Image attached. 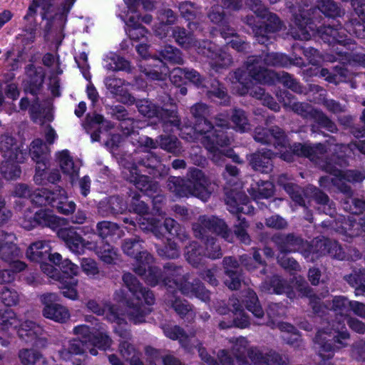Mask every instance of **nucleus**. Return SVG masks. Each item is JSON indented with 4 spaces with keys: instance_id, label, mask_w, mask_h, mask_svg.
I'll list each match as a JSON object with an SVG mask.
<instances>
[{
    "instance_id": "obj_1",
    "label": "nucleus",
    "mask_w": 365,
    "mask_h": 365,
    "mask_svg": "<svg viewBox=\"0 0 365 365\" xmlns=\"http://www.w3.org/2000/svg\"><path fill=\"white\" fill-rule=\"evenodd\" d=\"M351 301H349L346 297L336 296L332 300L331 309L336 313L341 315V319L337 322L333 324L332 333L329 329L327 331H319L315 336L314 343L318 345L319 356L323 359H329L333 357L334 347L330 343L334 341L341 346H346V344L343 341L349 338V334L347 332L344 320L346 319L343 314L347 311L350 310Z\"/></svg>"
},
{
    "instance_id": "obj_2",
    "label": "nucleus",
    "mask_w": 365,
    "mask_h": 365,
    "mask_svg": "<svg viewBox=\"0 0 365 365\" xmlns=\"http://www.w3.org/2000/svg\"><path fill=\"white\" fill-rule=\"evenodd\" d=\"M193 235L196 238L204 240L205 256L215 259L222 257V254L216 239L207 236L209 232L216 233L228 242H232V234L225 222L215 216L200 215L197 222L192 224Z\"/></svg>"
},
{
    "instance_id": "obj_3",
    "label": "nucleus",
    "mask_w": 365,
    "mask_h": 365,
    "mask_svg": "<svg viewBox=\"0 0 365 365\" xmlns=\"http://www.w3.org/2000/svg\"><path fill=\"white\" fill-rule=\"evenodd\" d=\"M188 176L187 180L170 177L167 180V188L177 197L192 195L207 201L213 191L209 178L197 168L191 169Z\"/></svg>"
},
{
    "instance_id": "obj_4",
    "label": "nucleus",
    "mask_w": 365,
    "mask_h": 365,
    "mask_svg": "<svg viewBox=\"0 0 365 365\" xmlns=\"http://www.w3.org/2000/svg\"><path fill=\"white\" fill-rule=\"evenodd\" d=\"M124 284L132 293L136 302L128 306V317L134 324H140L145 322L144 317L150 312L149 308L143 307V302L148 305L155 302L154 294L152 292L143 287L136 277L132 274L124 273L122 277Z\"/></svg>"
},
{
    "instance_id": "obj_5",
    "label": "nucleus",
    "mask_w": 365,
    "mask_h": 365,
    "mask_svg": "<svg viewBox=\"0 0 365 365\" xmlns=\"http://www.w3.org/2000/svg\"><path fill=\"white\" fill-rule=\"evenodd\" d=\"M319 167L334 176L331 179V184L344 195L354 194L353 189L348 183H361L365 180V170H341L327 159L322 158V162L319 163Z\"/></svg>"
},
{
    "instance_id": "obj_6",
    "label": "nucleus",
    "mask_w": 365,
    "mask_h": 365,
    "mask_svg": "<svg viewBox=\"0 0 365 365\" xmlns=\"http://www.w3.org/2000/svg\"><path fill=\"white\" fill-rule=\"evenodd\" d=\"M292 64L291 60L284 54L267 53L261 56H252L246 61L249 75L259 82H265L269 75L267 66L285 67Z\"/></svg>"
},
{
    "instance_id": "obj_7",
    "label": "nucleus",
    "mask_w": 365,
    "mask_h": 365,
    "mask_svg": "<svg viewBox=\"0 0 365 365\" xmlns=\"http://www.w3.org/2000/svg\"><path fill=\"white\" fill-rule=\"evenodd\" d=\"M140 113L148 118H158L163 123L165 131L170 130V127H176L180 129V119L175 108L168 109L160 108L152 102L143 99L135 101Z\"/></svg>"
},
{
    "instance_id": "obj_8",
    "label": "nucleus",
    "mask_w": 365,
    "mask_h": 365,
    "mask_svg": "<svg viewBox=\"0 0 365 365\" xmlns=\"http://www.w3.org/2000/svg\"><path fill=\"white\" fill-rule=\"evenodd\" d=\"M183 267L174 262H167L163 265V269L158 267H151L149 274L145 277V281L151 286L162 283L168 288H175L180 278L185 274Z\"/></svg>"
},
{
    "instance_id": "obj_9",
    "label": "nucleus",
    "mask_w": 365,
    "mask_h": 365,
    "mask_svg": "<svg viewBox=\"0 0 365 365\" xmlns=\"http://www.w3.org/2000/svg\"><path fill=\"white\" fill-rule=\"evenodd\" d=\"M289 150L280 153V158L287 162L294 160V155L308 158L319 165L327 150L324 145L319 143L315 145H310L304 143H294Z\"/></svg>"
},
{
    "instance_id": "obj_10",
    "label": "nucleus",
    "mask_w": 365,
    "mask_h": 365,
    "mask_svg": "<svg viewBox=\"0 0 365 365\" xmlns=\"http://www.w3.org/2000/svg\"><path fill=\"white\" fill-rule=\"evenodd\" d=\"M59 297L56 293H46L41 296V302L44 305L43 315L59 323H65L70 318L68 309L57 302Z\"/></svg>"
},
{
    "instance_id": "obj_11",
    "label": "nucleus",
    "mask_w": 365,
    "mask_h": 365,
    "mask_svg": "<svg viewBox=\"0 0 365 365\" xmlns=\"http://www.w3.org/2000/svg\"><path fill=\"white\" fill-rule=\"evenodd\" d=\"M294 0H287V7L290 9V11L293 14L294 24L292 26L289 30V34L294 38H299L301 40H308L311 34L309 32V29H312L309 26L311 24V17L308 11L304 9H299V14L296 11V6L294 4Z\"/></svg>"
},
{
    "instance_id": "obj_12",
    "label": "nucleus",
    "mask_w": 365,
    "mask_h": 365,
    "mask_svg": "<svg viewBox=\"0 0 365 365\" xmlns=\"http://www.w3.org/2000/svg\"><path fill=\"white\" fill-rule=\"evenodd\" d=\"M60 218L53 215L51 212L40 210L33 214L31 211L25 213L21 225L24 228L29 230L36 225L48 227L53 230L56 229L60 225Z\"/></svg>"
},
{
    "instance_id": "obj_13",
    "label": "nucleus",
    "mask_w": 365,
    "mask_h": 365,
    "mask_svg": "<svg viewBox=\"0 0 365 365\" xmlns=\"http://www.w3.org/2000/svg\"><path fill=\"white\" fill-rule=\"evenodd\" d=\"M230 143V138L223 131L216 133L215 139H211L210 135L203 140V145L209 152V158L217 165H222L227 158V149H221L219 146L223 147Z\"/></svg>"
},
{
    "instance_id": "obj_14",
    "label": "nucleus",
    "mask_w": 365,
    "mask_h": 365,
    "mask_svg": "<svg viewBox=\"0 0 365 365\" xmlns=\"http://www.w3.org/2000/svg\"><path fill=\"white\" fill-rule=\"evenodd\" d=\"M222 131L214 128L207 119L197 120L194 127H186L184 130H181L180 135L182 138L187 141L200 140L203 144V140L207 136L211 135V139H215L216 133Z\"/></svg>"
},
{
    "instance_id": "obj_15",
    "label": "nucleus",
    "mask_w": 365,
    "mask_h": 365,
    "mask_svg": "<svg viewBox=\"0 0 365 365\" xmlns=\"http://www.w3.org/2000/svg\"><path fill=\"white\" fill-rule=\"evenodd\" d=\"M123 178L133 183L140 191L148 195L157 193L159 190V185L156 182L150 180L149 178L138 173L137 165H133L130 168H125L123 171Z\"/></svg>"
},
{
    "instance_id": "obj_16",
    "label": "nucleus",
    "mask_w": 365,
    "mask_h": 365,
    "mask_svg": "<svg viewBox=\"0 0 365 365\" xmlns=\"http://www.w3.org/2000/svg\"><path fill=\"white\" fill-rule=\"evenodd\" d=\"M254 139L262 144H273L276 148H286L287 143L284 130L278 126H272L269 129L263 127L256 128Z\"/></svg>"
},
{
    "instance_id": "obj_17",
    "label": "nucleus",
    "mask_w": 365,
    "mask_h": 365,
    "mask_svg": "<svg viewBox=\"0 0 365 365\" xmlns=\"http://www.w3.org/2000/svg\"><path fill=\"white\" fill-rule=\"evenodd\" d=\"M180 279V282L175 288L182 294L188 297H195L203 302L210 300V292L205 289L203 284L199 279H195L190 282V276L187 272Z\"/></svg>"
},
{
    "instance_id": "obj_18",
    "label": "nucleus",
    "mask_w": 365,
    "mask_h": 365,
    "mask_svg": "<svg viewBox=\"0 0 365 365\" xmlns=\"http://www.w3.org/2000/svg\"><path fill=\"white\" fill-rule=\"evenodd\" d=\"M271 240L282 253L301 252L303 254L307 242L294 233L275 234Z\"/></svg>"
},
{
    "instance_id": "obj_19",
    "label": "nucleus",
    "mask_w": 365,
    "mask_h": 365,
    "mask_svg": "<svg viewBox=\"0 0 365 365\" xmlns=\"http://www.w3.org/2000/svg\"><path fill=\"white\" fill-rule=\"evenodd\" d=\"M18 334L26 343L34 346L41 347L46 344V339L43 336V328L33 321L26 320L21 323L18 329Z\"/></svg>"
},
{
    "instance_id": "obj_20",
    "label": "nucleus",
    "mask_w": 365,
    "mask_h": 365,
    "mask_svg": "<svg viewBox=\"0 0 365 365\" xmlns=\"http://www.w3.org/2000/svg\"><path fill=\"white\" fill-rule=\"evenodd\" d=\"M322 226L330 227L336 230V232L344 237L345 240L352 239L361 235L359 223L356 220H352L351 218H344L341 221L339 220H324L322 222Z\"/></svg>"
},
{
    "instance_id": "obj_21",
    "label": "nucleus",
    "mask_w": 365,
    "mask_h": 365,
    "mask_svg": "<svg viewBox=\"0 0 365 365\" xmlns=\"http://www.w3.org/2000/svg\"><path fill=\"white\" fill-rule=\"evenodd\" d=\"M0 152L4 158L16 160L22 163L26 160V153L21 149V145L13 136L2 135L0 138Z\"/></svg>"
},
{
    "instance_id": "obj_22",
    "label": "nucleus",
    "mask_w": 365,
    "mask_h": 365,
    "mask_svg": "<svg viewBox=\"0 0 365 365\" xmlns=\"http://www.w3.org/2000/svg\"><path fill=\"white\" fill-rule=\"evenodd\" d=\"M203 46H199L198 53L210 58V66L215 69L228 66L232 63V59L227 53L221 51H216L215 47L210 41H202Z\"/></svg>"
},
{
    "instance_id": "obj_23",
    "label": "nucleus",
    "mask_w": 365,
    "mask_h": 365,
    "mask_svg": "<svg viewBox=\"0 0 365 365\" xmlns=\"http://www.w3.org/2000/svg\"><path fill=\"white\" fill-rule=\"evenodd\" d=\"M57 235L63 240L68 249L73 253L80 255L84 251L85 247L89 248L93 243L86 242L73 229L61 228L58 230Z\"/></svg>"
},
{
    "instance_id": "obj_24",
    "label": "nucleus",
    "mask_w": 365,
    "mask_h": 365,
    "mask_svg": "<svg viewBox=\"0 0 365 365\" xmlns=\"http://www.w3.org/2000/svg\"><path fill=\"white\" fill-rule=\"evenodd\" d=\"M260 290L268 294H281L285 293L289 299L295 297V293L287 282L278 275L264 280L260 285Z\"/></svg>"
},
{
    "instance_id": "obj_25",
    "label": "nucleus",
    "mask_w": 365,
    "mask_h": 365,
    "mask_svg": "<svg viewBox=\"0 0 365 365\" xmlns=\"http://www.w3.org/2000/svg\"><path fill=\"white\" fill-rule=\"evenodd\" d=\"M248 356L255 365H284L286 359L274 351L264 353L257 348H252L247 352Z\"/></svg>"
},
{
    "instance_id": "obj_26",
    "label": "nucleus",
    "mask_w": 365,
    "mask_h": 365,
    "mask_svg": "<svg viewBox=\"0 0 365 365\" xmlns=\"http://www.w3.org/2000/svg\"><path fill=\"white\" fill-rule=\"evenodd\" d=\"M126 84L124 80L115 77H108L105 79V85L110 92L118 98V100L124 104H133L135 98L123 86Z\"/></svg>"
},
{
    "instance_id": "obj_27",
    "label": "nucleus",
    "mask_w": 365,
    "mask_h": 365,
    "mask_svg": "<svg viewBox=\"0 0 365 365\" xmlns=\"http://www.w3.org/2000/svg\"><path fill=\"white\" fill-rule=\"evenodd\" d=\"M51 4V0H33L31 4L29 6L26 15L24 16V20L28 23L25 26L24 31L29 36V42H33L36 37V25L34 22V16L36 14V9L38 6H42L43 9H47Z\"/></svg>"
},
{
    "instance_id": "obj_28",
    "label": "nucleus",
    "mask_w": 365,
    "mask_h": 365,
    "mask_svg": "<svg viewBox=\"0 0 365 365\" xmlns=\"http://www.w3.org/2000/svg\"><path fill=\"white\" fill-rule=\"evenodd\" d=\"M138 165L148 169V173L154 178L168 174L169 170L153 153H147L138 161Z\"/></svg>"
},
{
    "instance_id": "obj_29",
    "label": "nucleus",
    "mask_w": 365,
    "mask_h": 365,
    "mask_svg": "<svg viewBox=\"0 0 365 365\" xmlns=\"http://www.w3.org/2000/svg\"><path fill=\"white\" fill-rule=\"evenodd\" d=\"M275 156L269 150L259 151L250 156V164L254 170L267 173L272 170V160Z\"/></svg>"
},
{
    "instance_id": "obj_30",
    "label": "nucleus",
    "mask_w": 365,
    "mask_h": 365,
    "mask_svg": "<svg viewBox=\"0 0 365 365\" xmlns=\"http://www.w3.org/2000/svg\"><path fill=\"white\" fill-rule=\"evenodd\" d=\"M307 193L314 194V200L317 204V210L319 213H324L329 215L331 220L335 217L336 208L334 203L329 200L327 195L322 192L317 187H309Z\"/></svg>"
},
{
    "instance_id": "obj_31",
    "label": "nucleus",
    "mask_w": 365,
    "mask_h": 365,
    "mask_svg": "<svg viewBox=\"0 0 365 365\" xmlns=\"http://www.w3.org/2000/svg\"><path fill=\"white\" fill-rule=\"evenodd\" d=\"M172 35L175 42L184 48H194L198 53L199 46H203L202 41L196 40L192 32H187L186 29L182 27H174Z\"/></svg>"
},
{
    "instance_id": "obj_32",
    "label": "nucleus",
    "mask_w": 365,
    "mask_h": 365,
    "mask_svg": "<svg viewBox=\"0 0 365 365\" xmlns=\"http://www.w3.org/2000/svg\"><path fill=\"white\" fill-rule=\"evenodd\" d=\"M125 208L121 198L118 196H111L98 203V212L102 217H108L121 213Z\"/></svg>"
},
{
    "instance_id": "obj_33",
    "label": "nucleus",
    "mask_w": 365,
    "mask_h": 365,
    "mask_svg": "<svg viewBox=\"0 0 365 365\" xmlns=\"http://www.w3.org/2000/svg\"><path fill=\"white\" fill-rule=\"evenodd\" d=\"M51 247L47 241H36L31 243L26 250V257L31 261L41 263L49 257Z\"/></svg>"
},
{
    "instance_id": "obj_34",
    "label": "nucleus",
    "mask_w": 365,
    "mask_h": 365,
    "mask_svg": "<svg viewBox=\"0 0 365 365\" xmlns=\"http://www.w3.org/2000/svg\"><path fill=\"white\" fill-rule=\"evenodd\" d=\"M290 96L291 94L289 93L286 94L285 96L288 98V101H286L285 99L283 100L284 106L289 108L294 113L304 119L312 120L317 108H314L312 105L307 103L292 101L290 98Z\"/></svg>"
},
{
    "instance_id": "obj_35",
    "label": "nucleus",
    "mask_w": 365,
    "mask_h": 365,
    "mask_svg": "<svg viewBox=\"0 0 365 365\" xmlns=\"http://www.w3.org/2000/svg\"><path fill=\"white\" fill-rule=\"evenodd\" d=\"M89 249H93L98 257L106 264H115L118 259L117 250L101 240L100 244L93 243Z\"/></svg>"
},
{
    "instance_id": "obj_36",
    "label": "nucleus",
    "mask_w": 365,
    "mask_h": 365,
    "mask_svg": "<svg viewBox=\"0 0 365 365\" xmlns=\"http://www.w3.org/2000/svg\"><path fill=\"white\" fill-rule=\"evenodd\" d=\"M327 238L315 239L309 245L307 242L303 255L305 258L309 259L311 262L314 261L319 257L327 255Z\"/></svg>"
},
{
    "instance_id": "obj_37",
    "label": "nucleus",
    "mask_w": 365,
    "mask_h": 365,
    "mask_svg": "<svg viewBox=\"0 0 365 365\" xmlns=\"http://www.w3.org/2000/svg\"><path fill=\"white\" fill-rule=\"evenodd\" d=\"M165 336L173 340H178L181 345L186 349H190V341L195 337V333L190 332L189 334L178 326H165L163 327Z\"/></svg>"
},
{
    "instance_id": "obj_38",
    "label": "nucleus",
    "mask_w": 365,
    "mask_h": 365,
    "mask_svg": "<svg viewBox=\"0 0 365 365\" xmlns=\"http://www.w3.org/2000/svg\"><path fill=\"white\" fill-rule=\"evenodd\" d=\"M185 256L187 262L196 268L204 264L206 257L204 248L194 241L186 246Z\"/></svg>"
},
{
    "instance_id": "obj_39",
    "label": "nucleus",
    "mask_w": 365,
    "mask_h": 365,
    "mask_svg": "<svg viewBox=\"0 0 365 365\" xmlns=\"http://www.w3.org/2000/svg\"><path fill=\"white\" fill-rule=\"evenodd\" d=\"M86 349L88 346L85 345L83 341L74 339L65 344L58 354L63 360L69 361L73 356L82 354Z\"/></svg>"
},
{
    "instance_id": "obj_40",
    "label": "nucleus",
    "mask_w": 365,
    "mask_h": 365,
    "mask_svg": "<svg viewBox=\"0 0 365 365\" xmlns=\"http://www.w3.org/2000/svg\"><path fill=\"white\" fill-rule=\"evenodd\" d=\"M58 163L63 173L70 176L71 179L77 177L79 165L76 164L68 150H62L57 154Z\"/></svg>"
},
{
    "instance_id": "obj_41",
    "label": "nucleus",
    "mask_w": 365,
    "mask_h": 365,
    "mask_svg": "<svg viewBox=\"0 0 365 365\" xmlns=\"http://www.w3.org/2000/svg\"><path fill=\"white\" fill-rule=\"evenodd\" d=\"M317 31L320 38L329 44L339 43L345 36V31L341 26L334 28L333 26H324L319 27Z\"/></svg>"
},
{
    "instance_id": "obj_42",
    "label": "nucleus",
    "mask_w": 365,
    "mask_h": 365,
    "mask_svg": "<svg viewBox=\"0 0 365 365\" xmlns=\"http://www.w3.org/2000/svg\"><path fill=\"white\" fill-rule=\"evenodd\" d=\"M52 207L55 208L59 213L68 215L76 210V204L74 202L68 200L66 196V192L63 189H58L57 194L53 201Z\"/></svg>"
},
{
    "instance_id": "obj_43",
    "label": "nucleus",
    "mask_w": 365,
    "mask_h": 365,
    "mask_svg": "<svg viewBox=\"0 0 365 365\" xmlns=\"http://www.w3.org/2000/svg\"><path fill=\"white\" fill-rule=\"evenodd\" d=\"M30 113L32 120L35 123H43L44 120L51 121L53 120V115L50 103H47V106L41 105L36 100L33 103L30 108Z\"/></svg>"
},
{
    "instance_id": "obj_44",
    "label": "nucleus",
    "mask_w": 365,
    "mask_h": 365,
    "mask_svg": "<svg viewBox=\"0 0 365 365\" xmlns=\"http://www.w3.org/2000/svg\"><path fill=\"white\" fill-rule=\"evenodd\" d=\"M225 202L228 206V210L233 214H238L244 212L242 205L248 202L247 197L240 192H231L227 195Z\"/></svg>"
},
{
    "instance_id": "obj_45",
    "label": "nucleus",
    "mask_w": 365,
    "mask_h": 365,
    "mask_svg": "<svg viewBox=\"0 0 365 365\" xmlns=\"http://www.w3.org/2000/svg\"><path fill=\"white\" fill-rule=\"evenodd\" d=\"M344 279L352 287H354L356 296L365 297V270H354L350 274L344 276Z\"/></svg>"
},
{
    "instance_id": "obj_46",
    "label": "nucleus",
    "mask_w": 365,
    "mask_h": 365,
    "mask_svg": "<svg viewBox=\"0 0 365 365\" xmlns=\"http://www.w3.org/2000/svg\"><path fill=\"white\" fill-rule=\"evenodd\" d=\"M313 186H307L305 189H302L298 185L294 184L286 187V192L289 195L291 198L301 206L306 207V200L310 202V199L314 200L313 193H307V190Z\"/></svg>"
},
{
    "instance_id": "obj_47",
    "label": "nucleus",
    "mask_w": 365,
    "mask_h": 365,
    "mask_svg": "<svg viewBox=\"0 0 365 365\" xmlns=\"http://www.w3.org/2000/svg\"><path fill=\"white\" fill-rule=\"evenodd\" d=\"M352 195H345L346 197L342 201L343 209L354 215H365V200L357 197H354Z\"/></svg>"
},
{
    "instance_id": "obj_48",
    "label": "nucleus",
    "mask_w": 365,
    "mask_h": 365,
    "mask_svg": "<svg viewBox=\"0 0 365 365\" xmlns=\"http://www.w3.org/2000/svg\"><path fill=\"white\" fill-rule=\"evenodd\" d=\"M140 71L150 80L153 81H165L167 78L168 72V67L163 64L158 68L157 66L152 65H139Z\"/></svg>"
},
{
    "instance_id": "obj_49",
    "label": "nucleus",
    "mask_w": 365,
    "mask_h": 365,
    "mask_svg": "<svg viewBox=\"0 0 365 365\" xmlns=\"http://www.w3.org/2000/svg\"><path fill=\"white\" fill-rule=\"evenodd\" d=\"M232 344V352L237 360L239 365H247L245 360V354L247 350L248 342L245 337H239L230 340Z\"/></svg>"
},
{
    "instance_id": "obj_50",
    "label": "nucleus",
    "mask_w": 365,
    "mask_h": 365,
    "mask_svg": "<svg viewBox=\"0 0 365 365\" xmlns=\"http://www.w3.org/2000/svg\"><path fill=\"white\" fill-rule=\"evenodd\" d=\"M135 258L139 264L134 268V272L140 276L145 275V277L149 274L150 268L153 267L150 266L154 262L153 256L145 250H140Z\"/></svg>"
},
{
    "instance_id": "obj_51",
    "label": "nucleus",
    "mask_w": 365,
    "mask_h": 365,
    "mask_svg": "<svg viewBox=\"0 0 365 365\" xmlns=\"http://www.w3.org/2000/svg\"><path fill=\"white\" fill-rule=\"evenodd\" d=\"M16 160H8L2 161L0 165V172L6 180H11L20 178L21 170Z\"/></svg>"
},
{
    "instance_id": "obj_52",
    "label": "nucleus",
    "mask_w": 365,
    "mask_h": 365,
    "mask_svg": "<svg viewBox=\"0 0 365 365\" xmlns=\"http://www.w3.org/2000/svg\"><path fill=\"white\" fill-rule=\"evenodd\" d=\"M248 192L254 200L267 199L273 194V185L269 181H262L248 189Z\"/></svg>"
},
{
    "instance_id": "obj_53",
    "label": "nucleus",
    "mask_w": 365,
    "mask_h": 365,
    "mask_svg": "<svg viewBox=\"0 0 365 365\" xmlns=\"http://www.w3.org/2000/svg\"><path fill=\"white\" fill-rule=\"evenodd\" d=\"M56 194L57 192H51L47 189H37L32 192L30 199L33 203L38 206H52Z\"/></svg>"
},
{
    "instance_id": "obj_54",
    "label": "nucleus",
    "mask_w": 365,
    "mask_h": 365,
    "mask_svg": "<svg viewBox=\"0 0 365 365\" xmlns=\"http://www.w3.org/2000/svg\"><path fill=\"white\" fill-rule=\"evenodd\" d=\"M242 21L249 26L255 34L257 41L261 44H267L270 37L263 34L264 27L257 21L252 15L244 17Z\"/></svg>"
},
{
    "instance_id": "obj_55",
    "label": "nucleus",
    "mask_w": 365,
    "mask_h": 365,
    "mask_svg": "<svg viewBox=\"0 0 365 365\" xmlns=\"http://www.w3.org/2000/svg\"><path fill=\"white\" fill-rule=\"evenodd\" d=\"M20 324L19 319L11 309L0 311V328L2 331L15 330Z\"/></svg>"
},
{
    "instance_id": "obj_56",
    "label": "nucleus",
    "mask_w": 365,
    "mask_h": 365,
    "mask_svg": "<svg viewBox=\"0 0 365 365\" xmlns=\"http://www.w3.org/2000/svg\"><path fill=\"white\" fill-rule=\"evenodd\" d=\"M159 146L175 155H178L182 152L181 143L175 136L160 135Z\"/></svg>"
},
{
    "instance_id": "obj_57",
    "label": "nucleus",
    "mask_w": 365,
    "mask_h": 365,
    "mask_svg": "<svg viewBox=\"0 0 365 365\" xmlns=\"http://www.w3.org/2000/svg\"><path fill=\"white\" fill-rule=\"evenodd\" d=\"M100 125H101V128L106 130L114 128V124L112 122L104 120L103 116L100 114H94L93 115H88L83 124L87 133H89L92 128H96V126Z\"/></svg>"
},
{
    "instance_id": "obj_58",
    "label": "nucleus",
    "mask_w": 365,
    "mask_h": 365,
    "mask_svg": "<svg viewBox=\"0 0 365 365\" xmlns=\"http://www.w3.org/2000/svg\"><path fill=\"white\" fill-rule=\"evenodd\" d=\"M119 336L123 339L119 344V351L121 356L125 359L128 360L131 356H134L138 351L135 349V346L128 341L131 339V334L128 331H121Z\"/></svg>"
},
{
    "instance_id": "obj_59",
    "label": "nucleus",
    "mask_w": 365,
    "mask_h": 365,
    "mask_svg": "<svg viewBox=\"0 0 365 365\" xmlns=\"http://www.w3.org/2000/svg\"><path fill=\"white\" fill-rule=\"evenodd\" d=\"M50 148L40 138L34 140L30 144L29 154L33 160L48 158Z\"/></svg>"
},
{
    "instance_id": "obj_60",
    "label": "nucleus",
    "mask_w": 365,
    "mask_h": 365,
    "mask_svg": "<svg viewBox=\"0 0 365 365\" xmlns=\"http://www.w3.org/2000/svg\"><path fill=\"white\" fill-rule=\"evenodd\" d=\"M19 358L24 365H48L46 360L41 354L31 349L20 351Z\"/></svg>"
},
{
    "instance_id": "obj_61",
    "label": "nucleus",
    "mask_w": 365,
    "mask_h": 365,
    "mask_svg": "<svg viewBox=\"0 0 365 365\" xmlns=\"http://www.w3.org/2000/svg\"><path fill=\"white\" fill-rule=\"evenodd\" d=\"M165 300L181 317H183L190 313L192 314V305H190L186 300L181 299L180 298H176L170 294H168Z\"/></svg>"
},
{
    "instance_id": "obj_62",
    "label": "nucleus",
    "mask_w": 365,
    "mask_h": 365,
    "mask_svg": "<svg viewBox=\"0 0 365 365\" xmlns=\"http://www.w3.org/2000/svg\"><path fill=\"white\" fill-rule=\"evenodd\" d=\"M245 302L247 309L256 317L260 319L264 316V312L259 303L258 297L253 290L248 289L247 291Z\"/></svg>"
},
{
    "instance_id": "obj_63",
    "label": "nucleus",
    "mask_w": 365,
    "mask_h": 365,
    "mask_svg": "<svg viewBox=\"0 0 365 365\" xmlns=\"http://www.w3.org/2000/svg\"><path fill=\"white\" fill-rule=\"evenodd\" d=\"M158 53L164 60L171 63L182 65L184 63L181 51L172 46H165Z\"/></svg>"
},
{
    "instance_id": "obj_64",
    "label": "nucleus",
    "mask_w": 365,
    "mask_h": 365,
    "mask_svg": "<svg viewBox=\"0 0 365 365\" xmlns=\"http://www.w3.org/2000/svg\"><path fill=\"white\" fill-rule=\"evenodd\" d=\"M356 14L364 22H357L354 25V32L360 38H365V0H356Z\"/></svg>"
}]
</instances>
